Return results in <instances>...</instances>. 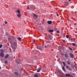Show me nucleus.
<instances>
[{
	"instance_id": "nucleus-1",
	"label": "nucleus",
	"mask_w": 77,
	"mask_h": 77,
	"mask_svg": "<svg viewBox=\"0 0 77 77\" xmlns=\"http://www.w3.org/2000/svg\"><path fill=\"white\" fill-rule=\"evenodd\" d=\"M8 41H9V42H10L11 45H12V44H13L14 46L17 47V42L16 41H15L13 42H12V39L10 38H8Z\"/></svg>"
},
{
	"instance_id": "nucleus-2",
	"label": "nucleus",
	"mask_w": 77,
	"mask_h": 77,
	"mask_svg": "<svg viewBox=\"0 0 77 77\" xmlns=\"http://www.w3.org/2000/svg\"><path fill=\"white\" fill-rule=\"evenodd\" d=\"M60 77H65V75L64 74L62 73L61 72H60Z\"/></svg>"
},
{
	"instance_id": "nucleus-3",
	"label": "nucleus",
	"mask_w": 77,
	"mask_h": 77,
	"mask_svg": "<svg viewBox=\"0 0 77 77\" xmlns=\"http://www.w3.org/2000/svg\"><path fill=\"white\" fill-rule=\"evenodd\" d=\"M37 49H38V50H43V48L42 47L37 46Z\"/></svg>"
},
{
	"instance_id": "nucleus-4",
	"label": "nucleus",
	"mask_w": 77,
	"mask_h": 77,
	"mask_svg": "<svg viewBox=\"0 0 77 77\" xmlns=\"http://www.w3.org/2000/svg\"><path fill=\"white\" fill-rule=\"evenodd\" d=\"M37 18H38V15L35 14H34L33 18L34 19H36Z\"/></svg>"
},
{
	"instance_id": "nucleus-5",
	"label": "nucleus",
	"mask_w": 77,
	"mask_h": 77,
	"mask_svg": "<svg viewBox=\"0 0 77 77\" xmlns=\"http://www.w3.org/2000/svg\"><path fill=\"white\" fill-rule=\"evenodd\" d=\"M47 23L48 24H51L52 21L51 20L48 21H47Z\"/></svg>"
},
{
	"instance_id": "nucleus-6",
	"label": "nucleus",
	"mask_w": 77,
	"mask_h": 77,
	"mask_svg": "<svg viewBox=\"0 0 77 77\" xmlns=\"http://www.w3.org/2000/svg\"><path fill=\"white\" fill-rule=\"evenodd\" d=\"M4 53H3V52H1L0 53V56H1V57H3L4 56Z\"/></svg>"
},
{
	"instance_id": "nucleus-7",
	"label": "nucleus",
	"mask_w": 77,
	"mask_h": 77,
	"mask_svg": "<svg viewBox=\"0 0 77 77\" xmlns=\"http://www.w3.org/2000/svg\"><path fill=\"white\" fill-rule=\"evenodd\" d=\"M71 76V74L68 73V74L67 73H66V77H69Z\"/></svg>"
},
{
	"instance_id": "nucleus-8",
	"label": "nucleus",
	"mask_w": 77,
	"mask_h": 77,
	"mask_svg": "<svg viewBox=\"0 0 77 77\" xmlns=\"http://www.w3.org/2000/svg\"><path fill=\"white\" fill-rule=\"evenodd\" d=\"M48 39H49V40H50L51 38H52V37H51V35H48Z\"/></svg>"
},
{
	"instance_id": "nucleus-9",
	"label": "nucleus",
	"mask_w": 77,
	"mask_h": 77,
	"mask_svg": "<svg viewBox=\"0 0 77 77\" xmlns=\"http://www.w3.org/2000/svg\"><path fill=\"white\" fill-rule=\"evenodd\" d=\"M70 56L72 58H73L74 57V55L71 53H70Z\"/></svg>"
},
{
	"instance_id": "nucleus-10",
	"label": "nucleus",
	"mask_w": 77,
	"mask_h": 77,
	"mask_svg": "<svg viewBox=\"0 0 77 77\" xmlns=\"http://www.w3.org/2000/svg\"><path fill=\"white\" fill-rule=\"evenodd\" d=\"M64 3H65V6H68V5H69V4L68 2H65Z\"/></svg>"
},
{
	"instance_id": "nucleus-11",
	"label": "nucleus",
	"mask_w": 77,
	"mask_h": 77,
	"mask_svg": "<svg viewBox=\"0 0 77 77\" xmlns=\"http://www.w3.org/2000/svg\"><path fill=\"white\" fill-rule=\"evenodd\" d=\"M41 69H42V68H40L38 69L37 70V72H40V71H41Z\"/></svg>"
},
{
	"instance_id": "nucleus-12",
	"label": "nucleus",
	"mask_w": 77,
	"mask_h": 77,
	"mask_svg": "<svg viewBox=\"0 0 77 77\" xmlns=\"http://www.w3.org/2000/svg\"><path fill=\"white\" fill-rule=\"evenodd\" d=\"M16 62L17 63H20V60H16Z\"/></svg>"
},
{
	"instance_id": "nucleus-13",
	"label": "nucleus",
	"mask_w": 77,
	"mask_h": 77,
	"mask_svg": "<svg viewBox=\"0 0 77 77\" xmlns=\"http://www.w3.org/2000/svg\"><path fill=\"white\" fill-rule=\"evenodd\" d=\"M48 32L50 33H52V32H53V30H49Z\"/></svg>"
},
{
	"instance_id": "nucleus-14",
	"label": "nucleus",
	"mask_w": 77,
	"mask_h": 77,
	"mask_svg": "<svg viewBox=\"0 0 77 77\" xmlns=\"http://www.w3.org/2000/svg\"><path fill=\"white\" fill-rule=\"evenodd\" d=\"M17 16L18 17V18H20L21 17V15L20 14H17Z\"/></svg>"
},
{
	"instance_id": "nucleus-15",
	"label": "nucleus",
	"mask_w": 77,
	"mask_h": 77,
	"mask_svg": "<svg viewBox=\"0 0 77 77\" xmlns=\"http://www.w3.org/2000/svg\"><path fill=\"white\" fill-rule=\"evenodd\" d=\"M67 64H68V65H70V64H71V62L69 61H67Z\"/></svg>"
},
{
	"instance_id": "nucleus-16",
	"label": "nucleus",
	"mask_w": 77,
	"mask_h": 77,
	"mask_svg": "<svg viewBox=\"0 0 77 77\" xmlns=\"http://www.w3.org/2000/svg\"><path fill=\"white\" fill-rule=\"evenodd\" d=\"M65 57L66 58V57H68V54H66L65 55Z\"/></svg>"
},
{
	"instance_id": "nucleus-17",
	"label": "nucleus",
	"mask_w": 77,
	"mask_h": 77,
	"mask_svg": "<svg viewBox=\"0 0 77 77\" xmlns=\"http://www.w3.org/2000/svg\"><path fill=\"white\" fill-rule=\"evenodd\" d=\"M16 12H18V14H20V10H18Z\"/></svg>"
},
{
	"instance_id": "nucleus-18",
	"label": "nucleus",
	"mask_w": 77,
	"mask_h": 77,
	"mask_svg": "<svg viewBox=\"0 0 77 77\" xmlns=\"http://www.w3.org/2000/svg\"><path fill=\"white\" fill-rule=\"evenodd\" d=\"M11 47H12V48H13V49H15V48H16L14 46H11Z\"/></svg>"
},
{
	"instance_id": "nucleus-19",
	"label": "nucleus",
	"mask_w": 77,
	"mask_h": 77,
	"mask_svg": "<svg viewBox=\"0 0 77 77\" xmlns=\"http://www.w3.org/2000/svg\"><path fill=\"white\" fill-rule=\"evenodd\" d=\"M9 57V55H7L6 56H5V58H7V57Z\"/></svg>"
},
{
	"instance_id": "nucleus-20",
	"label": "nucleus",
	"mask_w": 77,
	"mask_h": 77,
	"mask_svg": "<svg viewBox=\"0 0 77 77\" xmlns=\"http://www.w3.org/2000/svg\"><path fill=\"white\" fill-rule=\"evenodd\" d=\"M63 65H64V66H65L66 65L65 64V62H63Z\"/></svg>"
},
{
	"instance_id": "nucleus-21",
	"label": "nucleus",
	"mask_w": 77,
	"mask_h": 77,
	"mask_svg": "<svg viewBox=\"0 0 77 77\" xmlns=\"http://www.w3.org/2000/svg\"><path fill=\"white\" fill-rule=\"evenodd\" d=\"M34 77H38V75L36 74L34 75Z\"/></svg>"
},
{
	"instance_id": "nucleus-22",
	"label": "nucleus",
	"mask_w": 77,
	"mask_h": 77,
	"mask_svg": "<svg viewBox=\"0 0 77 77\" xmlns=\"http://www.w3.org/2000/svg\"><path fill=\"white\" fill-rule=\"evenodd\" d=\"M62 69H63V71H65V68H64V67L63 66L62 67Z\"/></svg>"
},
{
	"instance_id": "nucleus-23",
	"label": "nucleus",
	"mask_w": 77,
	"mask_h": 77,
	"mask_svg": "<svg viewBox=\"0 0 77 77\" xmlns=\"http://www.w3.org/2000/svg\"><path fill=\"white\" fill-rule=\"evenodd\" d=\"M72 45H73V46H75L76 45L75 44V43H72Z\"/></svg>"
},
{
	"instance_id": "nucleus-24",
	"label": "nucleus",
	"mask_w": 77,
	"mask_h": 77,
	"mask_svg": "<svg viewBox=\"0 0 77 77\" xmlns=\"http://www.w3.org/2000/svg\"><path fill=\"white\" fill-rule=\"evenodd\" d=\"M19 40V41H21V38L20 37H19V38H17Z\"/></svg>"
},
{
	"instance_id": "nucleus-25",
	"label": "nucleus",
	"mask_w": 77,
	"mask_h": 77,
	"mask_svg": "<svg viewBox=\"0 0 77 77\" xmlns=\"http://www.w3.org/2000/svg\"><path fill=\"white\" fill-rule=\"evenodd\" d=\"M69 50H72V48H71L70 47H69Z\"/></svg>"
},
{
	"instance_id": "nucleus-26",
	"label": "nucleus",
	"mask_w": 77,
	"mask_h": 77,
	"mask_svg": "<svg viewBox=\"0 0 77 77\" xmlns=\"http://www.w3.org/2000/svg\"><path fill=\"white\" fill-rule=\"evenodd\" d=\"M2 47H3V45H0V48H2Z\"/></svg>"
},
{
	"instance_id": "nucleus-27",
	"label": "nucleus",
	"mask_w": 77,
	"mask_h": 77,
	"mask_svg": "<svg viewBox=\"0 0 77 77\" xmlns=\"http://www.w3.org/2000/svg\"><path fill=\"white\" fill-rule=\"evenodd\" d=\"M54 30L55 31L57 30V29L56 28H55L54 29Z\"/></svg>"
},
{
	"instance_id": "nucleus-28",
	"label": "nucleus",
	"mask_w": 77,
	"mask_h": 77,
	"mask_svg": "<svg viewBox=\"0 0 77 77\" xmlns=\"http://www.w3.org/2000/svg\"><path fill=\"white\" fill-rule=\"evenodd\" d=\"M66 37L67 38H69V36H68V35H66Z\"/></svg>"
},
{
	"instance_id": "nucleus-29",
	"label": "nucleus",
	"mask_w": 77,
	"mask_h": 77,
	"mask_svg": "<svg viewBox=\"0 0 77 77\" xmlns=\"http://www.w3.org/2000/svg\"><path fill=\"white\" fill-rule=\"evenodd\" d=\"M69 66H66V69H68L69 68Z\"/></svg>"
},
{
	"instance_id": "nucleus-30",
	"label": "nucleus",
	"mask_w": 77,
	"mask_h": 77,
	"mask_svg": "<svg viewBox=\"0 0 77 77\" xmlns=\"http://www.w3.org/2000/svg\"><path fill=\"white\" fill-rule=\"evenodd\" d=\"M69 70H71V67H69V68L68 69Z\"/></svg>"
},
{
	"instance_id": "nucleus-31",
	"label": "nucleus",
	"mask_w": 77,
	"mask_h": 77,
	"mask_svg": "<svg viewBox=\"0 0 77 77\" xmlns=\"http://www.w3.org/2000/svg\"><path fill=\"white\" fill-rule=\"evenodd\" d=\"M14 74H16V75H17V74H18V73H17V72H14Z\"/></svg>"
},
{
	"instance_id": "nucleus-32",
	"label": "nucleus",
	"mask_w": 77,
	"mask_h": 77,
	"mask_svg": "<svg viewBox=\"0 0 77 77\" xmlns=\"http://www.w3.org/2000/svg\"><path fill=\"white\" fill-rule=\"evenodd\" d=\"M7 62H8V61H5V63L6 64V63H7Z\"/></svg>"
},
{
	"instance_id": "nucleus-33",
	"label": "nucleus",
	"mask_w": 77,
	"mask_h": 77,
	"mask_svg": "<svg viewBox=\"0 0 77 77\" xmlns=\"http://www.w3.org/2000/svg\"><path fill=\"white\" fill-rule=\"evenodd\" d=\"M57 33H60L59 31H57Z\"/></svg>"
},
{
	"instance_id": "nucleus-34",
	"label": "nucleus",
	"mask_w": 77,
	"mask_h": 77,
	"mask_svg": "<svg viewBox=\"0 0 77 77\" xmlns=\"http://www.w3.org/2000/svg\"><path fill=\"white\" fill-rule=\"evenodd\" d=\"M5 23L6 24H7V23H8V22H6V21H5Z\"/></svg>"
},
{
	"instance_id": "nucleus-35",
	"label": "nucleus",
	"mask_w": 77,
	"mask_h": 77,
	"mask_svg": "<svg viewBox=\"0 0 77 77\" xmlns=\"http://www.w3.org/2000/svg\"><path fill=\"white\" fill-rule=\"evenodd\" d=\"M45 48H47L48 47L47 46H45Z\"/></svg>"
},
{
	"instance_id": "nucleus-36",
	"label": "nucleus",
	"mask_w": 77,
	"mask_h": 77,
	"mask_svg": "<svg viewBox=\"0 0 77 77\" xmlns=\"http://www.w3.org/2000/svg\"><path fill=\"white\" fill-rule=\"evenodd\" d=\"M6 35H8V33L6 32Z\"/></svg>"
},
{
	"instance_id": "nucleus-37",
	"label": "nucleus",
	"mask_w": 77,
	"mask_h": 77,
	"mask_svg": "<svg viewBox=\"0 0 77 77\" xmlns=\"http://www.w3.org/2000/svg\"><path fill=\"white\" fill-rule=\"evenodd\" d=\"M76 24H77L76 23H74V25L75 26H76Z\"/></svg>"
},
{
	"instance_id": "nucleus-38",
	"label": "nucleus",
	"mask_w": 77,
	"mask_h": 77,
	"mask_svg": "<svg viewBox=\"0 0 77 77\" xmlns=\"http://www.w3.org/2000/svg\"><path fill=\"white\" fill-rule=\"evenodd\" d=\"M61 55L62 56H64V54H61Z\"/></svg>"
},
{
	"instance_id": "nucleus-39",
	"label": "nucleus",
	"mask_w": 77,
	"mask_h": 77,
	"mask_svg": "<svg viewBox=\"0 0 77 77\" xmlns=\"http://www.w3.org/2000/svg\"><path fill=\"white\" fill-rule=\"evenodd\" d=\"M63 42H65V40H63Z\"/></svg>"
},
{
	"instance_id": "nucleus-40",
	"label": "nucleus",
	"mask_w": 77,
	"mask_h": 77,
	"mask_svg": "<svg viewBox=\"0 0 77 77\" xmlns=\"http://www.w3.org/2000/svg\"><path fill=\"white\" fill-rule=\"evenodd\" d=\"M47 42H48L49 43H50V41H47Z\"/></svg>"
},
{
	"instance_id": "nucleus-41",
	"label": "nucleus",
	"mask_w": 77,
	"mask_h": 77,
	"mask_svg": "<svg viewBox=\"0 0 77 77\" xmlns=\"http://www.w3.org/2000/svg\"><path fill=\"white\" fill-rule=\"evenodd\" d=\"M33 42H35V40H33Z\"/></svg>"
},
{
	"instance_id": "nucleus-42",
	"label": "nucleus",
	"mask_w": 77,
	"mask_h": 77,
	"mask_svg": "<svg viewBox=\"0 0 77 77\" xmlns=\"http://www.w3.org/2000/svg\"><path fill=\"white\" fill-rule=\"evenodd\" d=\"M27 8H28V9H29V6H27Z\"/></svg>"
},
{
	"instance_id": "nucleus-43",
	"label": "nucleus",
	"mask_w": 77,
	"mask_h": 77,
	"mask_svg": "<svg viewBox=\"0 0 77 77\" xmlns=\"http://www.w3.org/2000/svg\"><path fill=\"white\" fill-rule=\"evenodd\" d=\"M42 24H44V22H43L42 21Z\"/></svg>"
},
{
	"instance_id": "nucleus-44",
	"label": "nucleus",
	"mask_w": 77,
	"mask_h": 77,
	"mask_svg": "<svg viewBox=\"0 0 77 77\" xmlns=\"http://www.w3.org/2000/svg\"><path fill=\"white\" fill-rule=\"evenodd\" d=\"M57 17L59 16V15L58 14H57Z\"/></svg>"
},
{
	"instance_id": "nucleus-45",
	"label": "nucleus",
	"mask_w": 77,
	"mask_h": 77,
	"mask_svg": "<svg viewBox=\"0 0 77 77\" xmlns=\"http://www.w3.org/2000/svg\"><path fill=\"white\" fill-rule=\"evenodd\" d=\"M71 0H69V2H70Z\"/></svg>"
},
{
	"instance_id": "nucleus-46",
	"label": "nucleus",
	"mask_w": 77,
	"mask_h": 77,
	"mask_svg": "<svg viewBox=\"0 0 77 77\" xmlns=\"http://www.w3.org/2000/svg\"><path fill=\"white\" fill-rule=\"evenodd\" d=\"M73 39V38H71V40H72Z\"/></svg>"
},
{
	"instance_id": "nucleus-47",
	"label": "nucleus",
	"mask_w": 77,
	"mask_h": 77,
	"mask_svg": "<svg viewBox=\"0 0 77 77\" xmlns=\"http://www.w3.org/2000/svg\"><path fill=\"white\" fill-rule=\"evenodd\" d=\"M1 51H2V50H1Z\"/></svg>"
},
{
	"instance_id": "nucleus-48",
	"label": "nucleus",
	"mask_w": 77,
	"mask_h": 77,
	"mask_svg": "<svg viewBox=\"0 0 77 77\" xmlns=\"http://www.w3.org/2000/svg\"><path fill=\"white\" fill-rule=\"evenodd\" d=\"M75 68H76V69H77V68H76V66L75 67Z\"/></svg>"
},
{
	"instance_id": "nucleus-49",
	"label": "nucleus",
	"mask_w": 77,
	"mask_h": 77,
	"mask_svg": "<svg viewBox=\"0 0 77 77\" xmlns=\"http://www.w3.org/2000/svg\"><path fill=\"white\" fill-rule=\"evenodd\" d=\"M13 38H15V37H13Z\"/></svg>"
},
{
	"instance_id": "nucleus-50",
	"label": "nucleus",
	"mask_w": 77,
	"mask_h": 77,
	"mask_svg": "<svg viewBox=\"0 0 77 77\" xmlns=\"http://www.w3.org/2000/svg\"><path fill=\"white\" fill-rule=\"evenodd\" d=\"M21 69L22 71H23V69Z\"/></svg>"
},
{
	"instance_id": "nucleus-51",
	"label": "nucleus",
	"mask_w": 77,
	"mask_h": 77,
	"mask_svg": "<svg viewBox=\"0 0 77 77\" xmlns=\"http://www.w3.org/2000/svg\"><path fill=\"white\" fill-rule=\"evenodd\" d=\"M1 69V67H0V70Z\"/></svg>"
}]
</instances>
